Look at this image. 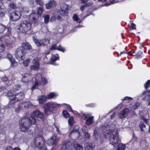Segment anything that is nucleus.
<instances>
[{
	"instance_id": "obj_1",
	"label": "nucleus",
	"mask_w": 150,
	"mask_h": 150,
	"mask_svg": "<svg viewBox=\"0 0 150 150\" xmlns=\"http://www.w3.org/2000/svg\"><path fill=\"white\" fill-rule=\"evenodd\" d=\"M19 122L21 131L25 132L29 129L32 125L35 124L36 119L31 117L30 116L29 117L22 118Z\"/></svg>"
},
{
	"instance_id": "obj_2",
	"label": "nucleus",
	"mask_w": 150,
	"mask_h": 150,
	"mask_svg": "<svg viewBox=\"0 0 150 150\" xmlns=\"http://www.w3.org/2000/svg\"><path fill=\"white\" fill-rule=\"evenodd\" d=\"M45 143L46 141L43 137H37L35 139V146L40 150H47Z\"/></svg>"
},
{
	"instance_id": "obj_3",
	"label": "nucleus",
	"mask_w": 150,
	"mask_h": 150,
	"mask_svg": "<svg viewBox=\"0 0 150 150\" xmlns=\"http://www.w3.org/2000/svg\"><path fill=\"white\" fill-rule=\"evenodd\" d=\"M8 97L11 96L13 99L18 102L22 100L24 97V93L22 92L16 93L14 90H10L7 93Z\"/></svg>"
},
{
	"instance_id": "obj_4",
	"label": "nucleus",
	"mask_w": 150,
	"mask_h": 150,
	"mask_svg": "<svg viewBox=\"0 0 150 150\" xmlns=\"http://www.w3.org/2000/svg\"><path fill=\"white\" fill-rule=\"evenodd\" d=\"M31 29V24L27 21H23L20 24V30L23 33L27 34Z\"/></svg>"
},
{
	"instance_id": "obj_5",
	"label": "nucleus",
	"mask_w": 150,
	"mask_h": 150,
	"mask_svg": "<svg viewBox=\"0 0 150 150\" xmlns=\"http://www.w3.org/2000/svg\"><path fill=\"white\" fill-rule=\"evenodd\" d=\"M26 52L23 48L19 47L16 49L15 53V57L17 59L23 60L25 58Z\"/></svg>"
},
{
	"instance_id": "obj_6",
	"label": "nucleus",
	"mask_w": 150,
	"mask_h": 150,
	"mask_svg": "<svg viewBox=\"0 0 150 150\" xmlns=\"http://www.w3.org/2000/svg\"><path fill=\"white\" fill-rule=\"evenodd\" d=\"M33 40L37 46H45L49 43V41L46 39L38 40L35 36L33 37Z\"/></svg>"
},
{
	"instance_id": "obj_7",
	"label": "nucleus",
	"mask_w": 150,
	"mask_h": 150,
	"mask_svg": "<svg viewBox=\"0 0 150 150\" xmlns=\"http://www.w3.org/2000/svg\"><path fill=\"white\" fill-rule=\"evenodd\" d=\"M39 16L37 15L35 11H33L29 16V21L31 24H35L38 22Z\"/></svg>"
},
{
	"instance_id": "obj_8",
	"label": "nucleus",
	"mask_w": 150,
	"mask_h": 150,
	"mask_svg": "<svg viewBox=\"0 0 150 150\" xmlns=\"http://www.w3.org/2000/svg\"><path fill=\"white\" fill-rule=\"evenodd\" d=\"M30 116L31 117L34 118L35 119V117L39 118L43 121H44L45 119V117L43 113L38 110L34 111Z\"/></svg>"
},
{
	"instance_id": "obj_9",
	"label": "nucleus",
	"mask_w": 150,
	"mask_h": 150,
	"mask_svg": "<svg viewBox=\"0 0 150 150\" xmlns=\"http://www.w3.org/2000/svg\"><path fill=\"white\" fill-rule=\"evenodd\" d=\"M21 17V13L18 11H15L10 13V20L13 21H16L19 20Z\"/></svg>"
},
{
	"instance_id": "obj_10",
	"label": "nucleus",
	"mask_w": 150,
	"mask_h": 150,
	"mask_svg": "<svg viewBox=\"0 0 150 150\" xmlns=\"http://www.w3.org/2000/svg\"><path fill=\"white\" fill-rule=\"evenodd\" d=\"M116 135L112 134L111 135L109 139L110 144L115 146V145H117L119 142V138L117 136V133L116 132Z\"/></svg>"
},
{
	"instance_id": "obj_11",
	"label": "nucleus",
	"mask_w": 150,
	"mask_h": 150,
	"mask_svg": "<svg viewBox=\"0 0 150 150\" xmlns=\"http://www.w3.org/2000/svg\"><path fill=\"white\" fill-rule=\"evenodd\" d=\"M73 145L71 142L69 141H65L61 147V150H71Z\"/></svg>"
},
{
	"instance_id": "obj_12",
	"label": "nucleus",
	"mask_w": 150,
	"mask_h": 150,
	"mask_svg": "<svg viewBox=\"0 0 150 150\" xmlns=\"http://www.w3.org/2000/svg\"><path fill=\"white\" fill-rule=\"evenodd\" d=\"M80 135L79 131L72 130L69 134L70 138L73 140H76L78 139Z\"/></svg>"
},
{
	"instance_id": "obj_13",
	"label": "nucleus",
	"mask_w": 150,
	"mask_h": 150,
	"mask_svg": "<svg viewBox=\"0 0 150 150\" xmlns=\"http://www.w3.org/2000/svg\"><path fill=\"white\" fill-rule=\"evenodd\" d=\"M58 142V140L57 139V136L54 134L47 141V144L50 146L55 145Z\"/></svg>"
},
{
	"instance_id": "obj_14",
	"label": "nucleus",
	"mask_w": 150,
	"mask_h": 150,
	"mask_svg": "<svg viewBox=\"0 0 150 150\" xmlns=\"http://www.w3.org/2000/svg\"><path fill=\"white\" fill-rule=\"evenodd\" d=\"M51 106V104L50 102L47 103L44 106V112L45 115L47 116L50 114V109Z\"/></svg>"
},
{
	"instance_id": "obj_15",
	"label": "nucleus",
	"mask_w": 150,
	"mask_h": 150,
	"mask_svg": "<svg viewBox=\"0 0 150 150\" xmlns=\"http://www.w3.org/2000/svg\"><path fill=\"white\" fill-rule=\"evenodd\" d=\"M59 55L56 54L55 55H53L50 60V63L51 64L57 66L58 65V63H56L55 61L57 60H59Z\"/></svg>"
},
{
	"instance_id": "obj_16",
	"label": "nucleus",
	"mask_w": 150,
	"mask_h": 150,
	"mask_svg": "<svg viewBox=\"0 0 150 150\" xmlns=\"http://www.w3.org/2000/svg\"><path fill=\"white\" fill-rule=\"evenodd\" d=\"M129 112V109L126 108L120 111L119 115V117L122 119L128 115Z\"/></svg>"
},
{
	"instance_id": "obj_17",
	"label": "nucleus",
	"mask_w": 150,
	"mask_h": 150,
	"mask_svg": "<svg viewBox=\"0 0 150 150\" xmlns=\"http://www.w3.org/2000/svg\"><path fill=\"white\" fill-rule=\"evenodd\" d=\"M56 5V2L53 0L50 1L45 4L46 8L47 9H50L52 7H55Z\"/></svg>"
},
{
	"instance_id": "obj_18",
	"label": "nucleus",
	"mask_w": 150,
	"mask_h": 150,
	"mask_svg": "<svg viewBox=\"0 0 150 150\" xmlns=\"http://www.w3.org/2000/svg\"><path fill=\"white\" fill-rule=\"evenodd\" d=\"M10 100V101L8 105V107L9 108H13L15 105V103L17 102L16 101L13 100L11 96L8 97Z\"/></svg>"
},
{
	"instance_id": "obj_19",
	"label": "nucleus",
	"mask_w": 150,
	"mask_h": 150,
	"mask_svg": "<svg viewBox=\"0 0 150 150\" xmlns=\"http://www.w3.org/2000/svg\"><path fill=\"white\" fill-rule=\"evenodd\" d=\"M21 47L23 48L25 51L26 50H30L32 49V47L30 44L26 42L23 43L22 46Z\"/></svg>"
},
{
	"instance_id": "obj_20",
	"label": "nucleus",
	"mask_w": 150,
	"mask_h": 150,
	"mask_svg": "<svg viewBox=\"0 0 150 150\" xmlns=\"http://www.w3.org/2000/svg\"><path fill=\"white\" fill-rule=\"evenodd\" d=\"M39 103L40 104H42L47 100V97L44 95H42L38 98Z\"/></svg>"
},
{
	"instance_id": "obj_21",
	"label": "nucleus",
	"mask_w": 150,
	"mask_h": 150,
	"mask_svg": "<svg viewBox=\"0 0 150 150\" xmlns=\"http://www.w3.org/2000/svg\"><path fill=\"white\" fill-rule=\"evenodd\" d=\"M6 10V8L3 6L0 5V17H3L5 15Z\"/></svg>"
},
{
	"instance_id": "obj_22",
	"label": "nucleus",
	"mask_w": 150,
	"mask_h": 150,
	"mask_svg": "<svg viewBox=\"0 0 150 150\" xmlns=\"http://www.w3.org/2000/svg\"><path fill=\"white\" fill-rule=\"evenodd\" d=\"M69 9L67 5H64L62 8H61V11L64 15H67Z\"/></svg>"
},
{
	"instance_id": "obj_23",
	"label": "nucleus",
	"mask_w": 150,
	"mask_h": 150,
	"mask_svg": "<svg viewBox=\"0 0 150 150\" xmlns=\"http://www.w3.org/2000/svg\"><path fill=\"white\" fill-rule=\"evenodd\" d=\"M144 54L143 52L141 51H139L136 54L134 55V58L135 59H139L141 58L143 56Z\"/></svg>"
},
{
	"instance_id": "obj_24",
	"label": "nucleus",
	"mask_w": 150,
	"mask_h": 150,
	"mask_svg": "<svg viewBox=\"0 0 150 150\" xmlns=\"http://www.w3.org/2000/svg\"><path fill=\"white\" fill-rule=\"evenodd\" d=\"M93 116H91V117L86 119V124L87 125H89L93 123L94 122L93 121Z\"/></svg>"
},
{
	"instance_id": "obj_25",
	"label": "nucleus",
	"mask_w": 150,
	"mask_h": 150,
	"mask_svg": "<svg viewBox=\"0 0 150 150\" xmlns=\"http://www.w3.org/2000/svg\"><path fill=\"white\" fill-rule=\"evenodd\" d=\"M74 145L76 150H83L82 146L79 144L77 142L74 143Z\"/></svg>"
},
{
	"instance_id": "obj_26",
	"label": "nucleus",
	"mask_w": 150,
	"mask_h": 150,
	"mask_svg": "<svg viewBox=\"0 0 150 150\" xmlns=\"http://www.w3.org/2000/svg\"><path fill=\"white\" fill-rule=\"evenodd\" d=\"M44 10L42 7V6H39L38 8L37 9V15L41 16Z\"/></svg>"
},
{
	"instance_id": "obj_27",
	"label": "nucleus",
	"mask_w": 150,
	"mask_h": 150,
	"mask_svg": "<svg viewBox=\"0 0 150 150\" xmlns=\"http://www.w3.org/2000/svg\"><path fill=\"white\" fill-rule=\"evenodd\" d=\"M118 148L116 150H125L126 148L125 144L120 143L117 146Z\"/></svg>"
},
{
	"instance_id": "obj_28",
	"label": "nucleus",
	"mask_w": 150,
	"mask_h": 150,
	"mask_svg": "<svg viewBox=\"0 0 150 150\" xmlns=\"http://www.w3.org/2000/svg\"><path fill=\"white\" fill-rule=\"evenodd\" d=\"M104 131L105 132H103L104 136L106 138H107V136L108 135H110V136L112 134H111L112 131L111 130H110V129L109 130L107 129L105 130Z\"/></svg>"
},
{
	"instance_id": "obj_29",
	"label": "nucleus",
	"mask_w": 150,
	"mask_h": 150,
	"mask_svg": "<svg viewBox=\"0 0 150 150\" xmlns=\"http://www.w3.org/2000/svg\"><path fill=\"white\" fill-rule=\"evenodd\" d=\"M7 58L10 61L11 63L15 60V59L13 57L12 55L9 53H7Z\"/></svg>"
},
{
	"instance_id": "obj_30",
	"label": "nucleus",
	"mask_w": 150,
	"mask_h": 150,
	"mask_svg": "<svg viewBox=\"0 0 150 150\" xmlns=\"http://www.w3.org/2000/svg\"><path fill=\"white\" fill-rule=\"evenodd\" d=\"M68 122L69 125H70L71 127L73 125L74 120L73 117L71 116L69 117V119L68 120Z\"/></svg>"
},
{
	"instance_id": "obj_31",
	"label": "nucleus",
	"mask_w": 150,
	"mask_h": 150,
	"mask_svg": "<svg viewBox=\"0 0 150 150\" xmlns=\"http://www.w3.org/2000/svg\"><path fill=\"white\" fill-rule=\"evenodd\" d=\"M32 63L33 64L40 66V64L38 61V58L37 57H35L34 58Z\"/></svg>"
},
{
	"instance_id": "obj_32",
	"label": "nucleus",
	"mask_w": 150,
	"mask_h": 150,
	"mask_svg": "<svg viewBox=\"0 0 150 150\" xmlns=\"http://www.w3.org/2000/svg\"><path fill=\"white\" fill-rule=\"evenodd\" d=\"M30 69L31 70L38 71L40 69V66L33 64L30 66Z\"/></svg>"
},
{
	"instance_id": "obj_33",
	"label": "nucleus",
	"mask_w": 150,
	"mask_h": 150,
	"mask_svg": "<svg viewBox=\"0 0 150 150\" xmlns=\"http://www.w3.org/2000/svg\"><path fill=\"white\" fill-rule=\"evenodd\" d=\"M91 115L89 114L84 113L81 116V118L82 119L86 120V119H88L91 117Z\"/></svg>"
},
{
	"instance_id": "obj_34",
	"label": "nucleus",
	"mask_w": 150,
	"mask_h": 150,
	"mask_svg": "<svg viewBox=\"0 0 150 150\" xmlns=\"http://www.w3.org/2000/svg\"><path fill=\"white\" fill-rule=\"evenodd\" d=\"M62 114L63 116L65 118L69 117L70 115L69 112L66 110H64L62 111Z\"/></svg>"
},
{
	"instance_id": "obj_35",
	"label": "nucleus",
	"mask_w": 150,
	"mask_h": 150,
	"mask_svg": "<svg viewBox=\"0 0 150 150\" xmlns=\"http://www.w3.org/2000/svg\"><path fill=\"white\" fill-rule=\"evenodd\" d=\"M39 85V84L38 81H35L34 84L31 87V90L33 91V90L35 89L38 88Z\"/></svg>"
},
{
	"instance_id": "obj_36",
	"label": "nucleus",
	"mask_w": 150,
	"mask_h": 150,
	"mask_svg": "<svg viewBox=\"0 0 150 150\" xmlns=\"http://www.w3.org/2000/svg\"><path fill=\"white\" fill-rule=\"evenodd\" d=\"M6 29V28L3 25L0 23V33H2Z\"/></svg>"
},
{
	"instance_id": "obj_37",
	"label": "nucleus",
	"mask_w": 150,
	"mask_h": 150,
	"mask_svg": "<svg viewBox=\"0 0 150 150\" xmlns=\"http://www.w3.org/2000/svg\"><path fill=\"white\" fill-rule=\"evenodd\" d=\"M94 145L91 143H89L87 146V150H93L94 149Z\"/></svg>"
},
{
	"instance_id": "obj_38",
	"label": "nucleus",
	"mask_w": 150,
	"mask_h": 150,
	"mask_svg": "<svg viewBox=\"0 0 150 150\" xmlns=\"http://www.w3.org/2000/svg\"><path fill=\"white\" fill-rule=\"evenodd\" d=\"M140 105V103L139 102H137L135 103L134 105H132V108L134 110H135L139 107Z\"/></svg>"
},
{
	"instance_id": "obj_39",
	"label": "nucleus",
	"mask_w": 150,
	"mask_h": 150,
	"mask_svg": "<svg viewBox=\"0 0 150 150\" xmlns=\"http://www.w3.org/2000/svg\"><path fill=\"white\" fill-rule=\"evenodd\" d=\"M145 88L146 90L148 88L150 87V79L148 80L144 85Z\"/></svg>"
},
{
	"instance_id": "obj_40",
	"label": "nucleus",
	"mask_w": 150,
	"mask_h": 150,
	"mask_svg": "<svg viewBox=\"0 0 150 150\" xmlns=\"http://www.w3.org/2000/svg\"><path fill=\"white\" fill-rule=\"evenodd\" d=\"M47 96L48 99H50L54 97L55 96V95L54 92H51L48 94Z\"/></svg>"
},
{
	"instance_id": "obj_41",
	"label": "nucleus",
	"mask_w": 150,
	"mask_h": 150,
	"mask_svg": "<svg viewBox=\"0 0 150 150\" xmlns=\"http://www.w3.org/2000/svg\"><path fill=\"white\" fill-rule=\"evenodd\" d=\"M21 150L18 147H14V149H13L11 146H7L6 148V150Z\"/></svg>"
},
{
	"instance_id": "obj_42",
	"label": "nucleus",
	"mask_w": 150,
	"mask_h": 150,
	"mask_svg": "<svg viewBox=\"0 0 150 150\" xmlns=\"http://www.w3.org/2000/svg\"><path fill=\"white\" fill-rule=\"evenodd\" d=\"M29 81V79L28 77L25 76H23L22 79V81L23 82L26 83L28 82Z\"/></svg>"
},
{
	"instance_id": "obj_43",
	"label": "nucleus",
	"mask_w": 150,
	"mask_h": 150,
	"mask_svg": "<svg viewBox=\"0 0 150 150\" xmlns=\"http://www.w3.org/2000/svg\"><path fill=\"white\" fill-rule=\"evenodd\" d=\"M44 22L45 23H48L50 19V16L48 15H46L44 17Z\"/></svg>"
},
{
	"instance_id": "obj_44",
	"label": "nucleus",
	"mask_w": 150,
	"mask_h": 150,
	"mask_svg": "<svg viewBox=\"0 0 150 150\" xmlns=\"http://www.w3.org/2000/svg\"><path fill=\"white\" fill-rule=\"evenodd\" d=\"M10 8L11 9H13L15 10L17 8L16 5L13 2L9 4Z\"/></svg>"
},
{
	"instance_id": "obj_45",
	"label": "nucleus",
	"mask_w": 150,
	"mask_h": 150,
	"mask_svg": "<svg viewBox=\"0 0 150 150\" xmlns=\"http://www.w3.org/2000/svg\"><path fill=\"white\" fill-rule=\"evenodd\" d=\"M89 4L88 3H86L83 5H81L80 8V9L82 11H83L85 7H87L89 6Z\"/></svg>"
},
{
	"instance_id": "obj_46",
	"label": "nucleus",
	"mask_w": 150,
	"mask_h": 150,
	"mask_svg": "<svg viewBox=\"0 0 150 150\" xmlns=\"http://www.w3.org/2000/svg\"><path fill=\"white\" fill-rule=\"evenodd\" d=\"M36 4L39 5L41 6H43L44 4V3L42 2V0H35Z\"/></svg>"
},
{
	"instance_id": "obj_47",
	"label": "nucleus",
	"mask_w": 150,
	"mask_h": 150,
	"mask_svg": "<svg viewBox=\"0 0 150 150\" xmlns=\"http://www.w3.org/2000/svg\"><path fill=\"white\" fill-rule=\"evenodd\" d=\"M30 62V59H27L23 62V64L25 67L27 66Z\"/></svg>"
},
{
	"instance_id": "obj_48",
	"label": "nucleus",
	"mask_w": 150,
	"mask_h": 150,
	"mask_svg": "<svg viewBox=\"0 0 150 150\" xmlns=\"http://www.w3.org/2000/svg\"><path fill=\"white\" fill-rule=\"evenodd\" d=\"M57 50L61 51L62 52H64L65 51V48L64 47H62L61 45H59L58 47L57 48Z\"/></svg>"
},
{
	"instance_id": "obj_49",
	"label": "nucleus",
	"mask_w": 150,
	"mask_h": 150,
	"mask_svg": "<svg viewBox=\"0 0 150 150\" xmlns=\"http://www.w3.org/2000/svg\"><path fill=\"white\" fill-rule=\"evenodd\" d=\"M146 127V125L144 124L143 122H141L139 125V127L141 130L142 131H144V130L143 128H145Z\"/></svg>"
},
{
	"instance_id": "obj_50",
	"label": "nucleus",
	"mask_w": 150,
	"mask_h": 150,
	"mask_svg": "<svg viewBox=\"0 0 150 150\" xmlns=\"http://www.w3.org/2000/svg\"><path fill=\"white\" fill-rule=\"evenodd\" d=\"M136 28V25L133 23H132L131 24V26L129 27V29L130 30L135 29Z\"/></svg>"
},
{
	"instance_id": "obj_51",
	"label": "nucleus",
	"mask_w": 150,
	"mask_h": 150,
	"mask_svg": "<svg viewBox=\"0 0 150 150\" xmlns=\"http://www.w3.org/2000/svg\"><path fill=\"white\" fill-rule=\"evenodd\" d=\"M57 45L56 44H54L50 48V50H57Z\"/></svg>"
},
{
	"instance_id": "obj_52",
	"label": "nucleus",
	"mask_w": 150,
	"mask_h": 150,
	"mask_svg": "<svg viewBox=\"0 0 150 150\" xmlns=\"http://www.w3.org/2000/svg\"><path fill=\"white\" fill-rule=\"evenodd\" d=\"M7 32L5 33V35L7 36H9L11 35V31L9 29L7 28Z\"/></svg>"
},
{
	"instance_id": "obj_53",
	"label": "nucleus",
	"mask_w": 150,
	"mask_h": 150,
	"mask_svg": "<svg viewBox=\"0 0 150 150\" xmlns=\"http://www.w3.org/2000/svg\"><path fill=\"white\" fill-rule=\"evenodd\" d=\"M1 80L2 82L6 81L8 80V77L5 75L1 78Z\"/></svg>"
},
{
	"instance_id": "obj_54",
	"label": "nucleus",
	"mask_w": 150,
	"mask_h": 150,
	"mask_svg": "<svg viewBox=\"0 0 150 150\" xmlns=\"http://www.w3.org/2000/svg\"><path fill=\"white\" fill-rule=\"evenodd\" d=\"M73 18V20L75 21H77L79 19V18L76 14H74V15Z\"/></svg>"
},
{
	"instance_id": "obj_55",
	"label": "nucleus",
	"mask_w": 150,
	"mask_h": 150,
	"mask_svg": "<svg viewBox=\"0 0 150 150\" xmlns=\"http://www.w3.org/2000/svg\"><path fill=\"white\" fill-rule=\"evenodd\" d=\"M82 130L83 134L88 132V129L85 126H83L82 127Z\"/></svg>"
},
{
	"instance_id": "obj_56",
	"label": "nucleus",
	"mask_w": 150,
	"mask_h": 150,
	"mask_svg": "<svg viewBox=\"0 0 150 150\" xmlns=\"http://www.w3.org/2000/svg\"><path fill=\"white\" fill-rule=\"evenodd\" d=\"M18 65V63L15 60L11 63V66L12 67H16Z\"/></svg>"
},
{
	"instance_id": "obj_57",
	"label": "nucleus",
	"mask_w": 150,
	"mask_h": 150,
	"mask_svg": "<svg viewBox=\"0 0 150 150\" xmlns=\"http://www.w3.org/2000/svg\"><path fill=\"white\" fill-rule=\"evenodd\" d=\"M67 109L69 112H73V110L72 109L70 105H67Z\"/></svg>"
},
{
	"instance_id": "obj_58",
	"label": "nucleus",
	"mask_w": 150,
	"mask_h": 150,
	"mask_svg": "<svg viewBox=\"0 0 150 150\" xmlns=\"http://www.w3.org/2000/svg\"><path fill=\"white\" fill-rule=\"evenodd\" d=\"M42 81L44 85H45L47 83V81L45 77H42Z\"/></svg>"
},
{
	"instance_id": "obj_59",
	"label": "nucleus",
	"mask_w": 150,
	"mask_h": 150,
	"mask_svg": "<svg viewBox=\"0 0 150 150\" xmlns=\"http://www.w3.org/2000/svg\"><path fill=\"white\" fill-rule=\"evenodd\" d=\"M132 98L128 96H126L123 99H122V100L124 101L125 100H132Z\"/></svg>"
},
{
	"instance_id": "obj_60",
	"label": "nucleus",
	"mask_w": 150,
	"mask_h": 150,
	"mask_svg": "<svg viewBox=\"0 0 150 150\" xmlns=\"http://www.w3.org/2000/svg\"><path fill=\"white\" fill-rule=\"evenodd\" d=\"M84 134L86 138L88 139L90 138V135L88 132L84 133Z\"/></svg>"
},
{
	"instance_id": "obj_61",
	"label": "nucleus",
	"mask_w": 150,
	"mask_h": 150,
	"mask_svg": "<svg viewBox=\"0 0 150 150\" xmlns=\"http://www.w3.org/2000/svg\"><path fill=\"white\" fill-rule=\"evenodd\" d=\"M86 106L87 107L93 108L94 106V104L93 103H90L86 104Z\"/></svg>"
},
{
	"instance_id": "obj_62",
	"label": "nucleus",
	"mask_w": 150,
	"mask_h": 150,
	"mask_svg": "<svg viewBox=\"0 0 150 150\" xmlns=\"http://www.w3.org/2000/svg\"><path fill=\"white\" fill-rule=\"evenodd\" d=\"M21 109V106L19 104L18 105V107L17 108H16L15 111L16 112H19Z\"/></svg>"
},
{
	"instance_id": "obj_63",
	"label": "nucleus",
	"mask_w": 150,
	"mask_h": 150,
	"mask_svg": "<svg viewBox=\"0 0 150 150\" xmlns=\"http://www.w3.org/2000/svg\"><path fill=\"white\" fill-rule=\"evenodd\" d=\"M79 127L78 125H75L72 130H76L79 131Z\"/></svg>"
},
{
	"instance_id": "obj_64",
	"label": "nucleus",
	"mask_w": 150,
	"mask_h": 150,
	"mask_svg": "<svg viewBox=\"0 0 150 150\" xmlns=\"http://www.w3.org/2000/svg\"><path fill=\"white\" fill-rule=\"evenodd\" d=\"M103 132H105V130L107 129V126L105 125H103L102 127Z\"/></svg>"
}]
</instances>
